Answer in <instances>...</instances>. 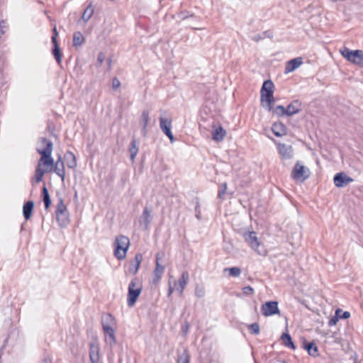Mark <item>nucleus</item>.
<instances>
[{
	"label": "nucleus",
	"instance_id": "nucleus-1",
	"mask_svg": "<svg viewBox=\"0 0 363 363\" xmlns=\"http://www.w3.org/2000/svg\"><path fill=\"white\" fill-rule=\"evenodd\" d=\"M41 143L45 145L44 149H36V151L41 155L38 160V165L35 169V179L37 183L42 181L44 174L48 172V169H43L42 166L52 167L54 160L52 157V143L47 138H42Z\"/></svg>",
	"mask_w": 363,
	"mask_h": 363
},
{
	"label": "nucleus",
	"instance_id": "nucleus-2",
	"mask_svg": "<svg viewBox=\"0 0 363 363\" xmlns=\"http://www.w3.org/2000/svg\"><path fill=\"white\" fill-rule=\"evenodd\" d=\"M274 83L272 80L269 79L264 82L260 90L262 106L269 111L272 109V104L275 101L274 98Z\"/></svg>",
	"mask_w": 363,
	"mask_h": 363
},
{
	"label": "nucleus",
	"instance_id": "nucleus-3",
	"mask_svg": "<svg viewBox=\"0 0 363 363\" xmlns=\"http://www.w3.org/2000/svg\"><path fill=\"white\" fill-rule=\"evenodd\" d=\"M143 289L141 281L138 278L133 279L128 284L127 304L129 307H132L136 303Z\"/></svg>",
	"mask_w": 363,
	"mask_h": 363
},
{
	"label": "nucleus",
	"instance_id": "nucleus-4",
	"mask_svg": "<svg viewBox=\"0 0 363 363\" xmlns=\"http://www.w3.org/2000/svg\"><path fill=\"white\" fill-rule=\"evenodd\" d=\"M56 219L61 228H65L69 223V212L64 201L60 198L56 206L55 210Z\"/></svg>",
	"mask_w": 363,
	"mask_h": 363
},
{
	"label": "nucleus",
	"instance_id": "nucleus-5",
	"mask_svg": "<svg viewBox=\"0 0 363 363\" xmlns=\"http://www.w3.org/2000/svg\"><path fill=\"white\" fill-rule=\"evenodd\" d=\"M101 324L104 334L108 336L110 344H115L116 340L115 330L113 328V325L115 324L114 317L110 313L106 314L102 317Z\"/></svg>",
	"mask_w": 363,
	"mask_h": 363
},
{
	"label": "nucleus",
	"instance_id": "nucleus-6",
	"mask_svg": "<svg viewBox=\"0 0 363 363\" xmlns=\"http://www.w3.org/2000/svg\"><path fill=\"white\" fill-rule=\"evenodd\" d=\"M340 52L349 62L363 67V50H350L347 47H344L343 49L340 50Z\"/></svg>",
	"mask_w": 363,
	"mask_h": 363
},
{
	"label": "nucleus",
	"instance_id": "nucleus-7",
	"mask_svg": "<svg viewBox=\"0 0 363 363\" xmlns=\"http://www.w3.org/2000/svg\"><path fill=\"white\" fill-rule=\"evenodd\" d=\"M261 313L265 316H272L274 315H280V311L278 307V302L276 301H267L262 304Z\"/></svg>",
	"mask_w": 363,
	"mask_h": 363
},
{
	"label": "nucleus",
	"instance_id": "nucleus-8",
	"mask_svg": "<svg viewBox=\"0 0 363 363\" xmlns=\"http://www.w3.org/2000/svg\"><path fill=\"white\" fill-rule=\"evenodd\" d=\"M309 170L305 166L297 162L291 172V177L295 179L306 180L309 177Z\"/></svg>",
	"mask_w": 363,
	"mask_h": 363
},
{
	"label": "nucleus",
	"instance_id": "nucleus-9",
	"mask_svg": "<svg viewBox=\"0 0 363 363\" xmlns=\"http://www.w3.org/2000/svg\"><path fill=\"white\" fill-rule=\"evenodd\" d=\"M160 121V128L162 131L168 137L169 140L172 143L174 141V135L171 131L172 128V119L171 117L165 118L164 116H160L159 118Z\"/></svg>",
	"mask_w": 363,
	"mask_h": 363
},
{
	"label": "nucleus",
	"instance_id": "nucleus-10",
	"mask_svg": "<svg viewBox=\"0 0 363 363\" xmlns=\"http://www.w3.org/2000/svg\"><path fill=\"white\" fill-rule=\"evenodd\" d=\"M163 254L157 253L156 255V262H155V268L153 271V278L152 283L154 284H157L160 281L164 272L165 267L160 263V260L161 259Z\"/></svg>",
	"mask_w": 363,
	"mask_h": 363
},
{
	"label": "nucleus",
	"instance_id": "nucleus-11",
	"mask_svg": "<svg viewBox=\"0 0 363 363\" xmlns=\"http://www.w3.org/2000/svg\"><path fill=\"white\" fill-rule=\"evenodd\" d=\"M354 179L347 176V174L344 172H338L335 174L333 178V182L335 186L338 188L344 187L348 185L349 184L353 182Z\"/></svg>",
	"mask_w": 363,
	"mask_h": 363
},
{
	"label": "nucleus",
	"instance_id": "nucleus-12",
	"mask_svg": "<svg viewBox=\"0 0 363 363\" xmlns=\"http://www.w3.org/2000/svg\"><path fill=\"white\" fill-rule=\"evenodd\" d=\"M244 238L247 244L252 249L257 251L259 254H261L258 248L259 247V242L257 237V233L255 231H249L244 234Z\"/></svg>",
	"mask_w": 363,
	"mask_h": 363
},
{
	"label": "nucleus",
	"instance_id": "nucleus-13",
	"mask_svg": "<svg viewBox=\"0 0 363 363\" xmlns=\"http://www.w3.org/2000/svg\"><path fill=\"white\" fill-rule=\"evenodd\" d=\"M279 154L284 160H290L294 155V149L291 145L279 143L277 145Z\"/></svg>",
	"mask_w": 363,
	"mask_h": 363
},
{
	"label": "nucleus",
	"instance_id": "nucleus-14",
	"mask_svg": "<svg viewBox=\"0 0 363 363\" xmlns=\"http://www.w3.org/2000/svg\"><path fill=\"white\" fill-rule=\"evenodd\" d=\"M52 168H54V172L55 174L61 178L62 182H64L65 177V167L64 162L60 155H59L55 163L54 162L53 167L52 168L50 167V171H51Z\"/></svg>",
	"mask_w": 363,
	"mask_h": 363
},
{
	"label": "nucleus",
	"instance_id": "nucleus-15",
	"mask_svg": "<svg viewBox=\"0 0 363 363\" xmlns=\"http://www.w3.org/2000/svg\"><path fill=\"white\" fill-rule=\"evenodd\" d=\"M143 259V255L140 253H137L135 255L134 259L130 262L128 266V271L130 273L133 275H135L138 273Z\"/></svg>",
	"mask_w": 363,
	"mask_h": 363
},
{
	"label": "nucleus",
	"instance_id": "nucleus-16",
	"mask_svg": "<svg viewBox=\"0 0 363 363\" xmlns=\"http://www.w3.org/2000/svg\"><path fill=\"white\" fill-rule=\"evenodd\" d=\"M302 347L307 351L310 356L313 357L319 356L318 348L313 342H308L306 339H303Z\"/></svg>",
	"mask_w": 363,
	"mask_h": 363
},
{
	"label": "nucleus",
	"instance_id": "nucleus-17",
	"mask_svg": "<svg viewBox=\"0 0 363 363\" xmlns=\"http://www.w3.org/2000/svg\"><path fill=\"white\" fill-rule=\"evenodd\" d=\"M189 275L188 272L184 271L182 272V276L179 278L178 281L175 283L176 290L180 295L183 294L186 286L188 283Z\"/></svg>",
	"mask_w": 363,
	"mask_h": 363
},
{
	"label": "nucleus",
	"instance_id": "nucleus-18",
	"mask_svg": "<svg viewBox=\"0 0 363 363\" xmlns=\"http://www.w3.org/2000/svg\"><path fill=\"white\" fill-rule=\"evenodd\" d=\"M89 359L91 363H99V347L96 342H91L89 344Z\"/></svg>",
	"mask_w": 363,
	"mask_h": 363
},
{
	"label": "nucleus",
	"instance_id": "nucleus-19",
	"mask_svg": "<svg viewBox=\"0 0 363 363\" xmlns=\"http://www.w3.org/2000/svg\"><path fill=\"white\" fill-rule=\"evenodd\" d=\"M303 64V58L301 57H296L290 60L286 63L284 73L288 74L294 72Z\"/></svg>",
	"mask_w": 363,
	"mask_h": 363
},
{
	"label": "nucleus",
	"instance_id": "nucleus-20",
	"mask_svg": "<svg viewBox=\"0 0 363 363\" xmlns=\"http://www.w3.org/2000/svg\"><path fill=\"white\" fill-rule=\"evenodd\" d=\"M149 121H150V112L147 110H144L142 112V114L140 116V124L142 125L141 133L144 137H145L147 135V127Z\"/></svg>",
	"mask_w": 363,
	"mask_h": 363
},
{
	"label": "nucleus",
	"instance_id": "nucleus-21",
	"mask_svg": "<svg viewBox=\"0 0 363 363\" xmlns=\"http://www.w3.org/2000/svg\"><path fill=\"white\" fill-rule=\"evenodd\" d=\"M287 128L286 125L279 122V123H274L272 126V131L273 133L277 136L281 137L286 134Z\"/></svg>",
	"mask_w": 363,
	"mask_h": 363
},
{
	"label": "nucleus",
	"instance_id": "nucleus-22",
	"mask_svg": "<svg viewBox=\"0 0 363 363\" xmlns=\"http://www.w3.org/2000/svg\"><path fill=\"white\" fill-rule=\"evenodd\" d=\"M301 104L298 100H295L292 101L290 104L287 106L286 108V116H293L296 113H298L301 110Z\"/></svg>",
	"mask_w": 363,
	"mask_h": 363
},
{
	"label": "nucleus",
	"instance_id": "nucleus-23",
	"mask_svg": "<svg viewBox=\"0 0 363 363\" xmlns=\"http://www.w3.org/2000/svg\"><path fill=\"white\" fill-rule=\"evenodd\" d=\"M139 222L140 224H143L145 229H148L149 225L151 222L150 211L147 207H145L143 211L141 216L140 217Z\"/></svg>",
	"mask_w": 363,
	"mask_h": 363
},
{
	"label": "nucleus",
	"instance_id": "nucleus-24",
	"mask_svg": "<svg viewBox=\"0 0 363 363\" xmlns=\"http://www.w3.org/2000/svg\"><path fill=\"white\" fill-rule=\"evenodd\" d=\"M34 208V202L32 201H27L23 206V214L26 220H29L32 216Z\"/></svg>",
	"mask_w": 363,
	"mask_h": 363
},
{
	"label": "nucleus",
	"instance_id": "nucleus-25",
	"mask_svg": "<svg viewBox=\"0 0 363 363\" xmlns=\"http://www.w3.org/2000/svg\"><path fill=\"white\" fill-rule=\"evenodd\" d=\"M65 158L67 160V165L69 168L74 169L77 167V159L72 152L67 151L65 155Z\"/></svg>",
	"mask_w": 363,
	"mask_h": 363
},
{
	"label": "nucleus",
	"instance_id": "nucleus-26",
	"mask_svg": "<svg viewBox=\"0 0 363 363\" xmlns=\"http://www.w3.org/2000/svg\"><path fill=\"white\" fill-rule=\"evenodd\" d=\"M115 244L128 250L130 246V240L127 236L120 235L116 238Z\"/></svg>",
	"mask_w": 363,
	"mask_h": 363
},
{
	"label": "nucleus",
	"instance_id": "nucleus-27",
	"mask_svg": "<svg viewBox=\"0 0 363 363\" xmlns=\"http://www.w3.org/2000/svg\"><path fill=\"white\" fill-rule=\"evenodd\" d=\"M114 256L119 260L123 259L125 257L128 249L116 245L114 243Z\"/></svg>",
	"mask_w": 363,
	"mask_h": 363
},
{
	"label": "nucleus",
	"instance_id": "nucleus-28",
	"mask_svg": "<svg viewBox=\"0 0 363 363\" xmlns=\"http://www.w3.org/2000/svg\"><path fill=\"white\" fill-rule=\"evenodd\" d=\"M225 135V130L223 129L222 127L216 128L212 132L213 139L216 141L223 140Z\"/></svg>",
	"mask_w": 363,
	"mask_h": 363
},
{
	"label": "nucleus",
	"instance_id": "nucleus-29",
	"mask_svg": "<svg viewBox=\"0 0 363 363\" xmlns=\"http://www.w3.org/2000/svg\"><path fill=\"white\" fill-rule=\"evenodd\" d=\"M129 152L130 153V160L132 162H134L135 157L138 152V147L136 145V140L135 139L132 140L130 143Z\"/></svg>",
	"mask_w": 363,
	"mask_h": 363
},
{
	"label": "nucleus",
	"instance_id": "nucleus-30",
	"mask_svg": "<svg viewBox=\"0 0 363 363\" xmlns=\"http://www.w3.org/2000/svg\"><path fill=\"white\" fill-rule=\"evenodd\" d=\"M43 201L45 203V208L46 210H48L50 205H51V199L49 195V192L46 186H43Z\"/></svg>",
	"mask_w": 363,
	"mask_h": 363
},
{
	"label": "nucleus",
	"instance_id": "nucleus-31",
	"mask_svg": "<svg viewBox=\"0 0 363 363\" xmlns=\"http://www.w3.org/2000/svg\"><path fill=\"white\" fill-rule=\"evenodd\" d=\"M190 355L187 349L178 356L177 363H189Z\"/></svg>",
	"mask_w": 363,
	"mask_h": 363
},
{
	"label": "nucleus",
	"instance_id": "nucleus-32",
	"mask_svg": "<svg viewBox=\"0 0 363 363\" xmlns=\"http://www.w3.org/2000/svg\"><path fill=\"white\" fill-rule=\"evenodd\" d=\"M84 41V37L81 32H75L73 36L72 45H82Z\"/></svg>",
	"mask_w": 363,
	"mask_h": 363
},
{
	"label": "nucleus",
	"instance_id": "nucleus-33",
	"mask_svg": "<svg viewBox=\"0 0 363 363\" xmlns=\"http://www.w3.org/2000/svg\"><path fill=\"white\" fill-rule=\"evenodd\" d=\"M52 54L55 57L57 62L60 65L62 62V50H60V47H52Z\"/></svg>",
	"mask_w": 363,
	"mask_h": 363
},
{
	"label": "nucleus",
	"instance_id": "nucleus-34",
	"mask_svg": "<svg viewBox=\"0 0 363 363\" xmlns=\"http://www.w3.org/2000/svg\"><path fill=\"white\" fill-rule=\"evenodd\" d=\"M249 332L252 335H258L259 333V325L257 323H254L248 325Z\"/></svg>",
	"mask_w": 363,
	"mask_h": 363
},
{
	"label": "nucleus",
	"instance_id": "nucleus-35",
	"mask_svg": "<svg viewBox=\"0 0 363 363\" xmlns=\"http://www.w3.org/2000/svg\"><path fill=\"white\" fill-rule=\"evenodd\" d=\"M342 312L341 309H337L335 311V315L332 317L328 321L329 326H333L337 324V322L339 320V313Z\"/></svg>",
	"mask_w": 363,
	"mask_h": 363
},
{
	"label": "nucleus",
	"instance_id": "nucleus-36",
	"mask_svg": "<svg viewBox=\"0 0 363 363\" xmlns=\"http://www.w3.org/2000/svg\"><path fill=\"white\" fill-rule=\"evenodd\" d=\"M274 113L277 115L278 116H283L284 115L286 116V108L284 106H283L282 105H279L277 106L274 109Z\"/></svg>",
	"mask_w": 363,
	"mask_h": 363
},
{
	"label": "nucleus",
	"instance_id": "nucleus-37",
	"mask_svg": "<svg viewBox=\"0 0 363 363\" xmlns=\"http://www.w3.org/2000/svg\"><path fill=\"white\" fill-rule=\"evenodd\" d=\"M229 275L234 277H238L240 275L241 269L240 267H234L228 268Z\"/></svg>",
	"mask_w": 363,
	"mask_h": 363
},
{
	"label": "nucleus",
	"instance_id": "nucleus-38",
	"mask_svg": "<svg viewBox=\"0 0 363 363\" xmlns=\"http://www.w3.org/2000/svg\"><path fill=\"white\" fill-rule=\"evenodd\" d=\"M93 14V9L90 7H87L82 14V19L84 21H88Z\"/></svg>",
	"mask_w": 363,
	"mask_h": 363
},
{
	"label": "nucleus",
	"instance_id": "nucleus-39",
	"mask_svg": "<svg viewBox=\"0 0 363 363\" xmlns=\"http://www.w3.org/2000/svg\"><path fill=\"white\" fill-rule=\"evenodd\" d=\"M281 339L282 340L284 345L285 346H286L293 341L291 335L287 333H283L281 336Z\"/></svg>",
	"mask_w": 363,
	"mask_h": 363
},
{
	"label": "nucleus",
	"instance_id": "nucleus-40",
	"mask_svg": "<svg viewBox=\"0 0 363 363\" xmlns=\"http://www.w3.org/2000/svg\"><path fill=\"white\" fill-rule=\"evenodd\" d=\"M271 38L272 37V33L270 30L264 31L261 35L258 34L257 35L254 39L255 41H258L259 39H263L265 38Z\"/></svg>",
	"mask_w": 363,
	"mask_h": 363
},
{
	"label": "nucleus",
	"instance_id": "nucleus-41",
	"mask_svg": "<svg viewBox=\"0 0 363 363\" xmlns=\"http://www.w3.org/2000/svg\"><path fill=\"white\" fill-rule=\"evenodd\" d=\"M195 295L199 298H202L205 295V289L201 286H197L195 289Z\"/></svg>",
	"mask_w": 363,
	"mask_h": 363
},
{
	"label": "nucleus",
	"instance_id": "nucleus-42",
	"mask_svg": "<svg viewBox=\"0 0 363 363\" xmlns=\"http://www.w3.org/2000/svg\"><path fill=\"white\" fill-rule=\"evenodd\" d=\"M178 16L182 20H185V19L188 18L189 17L194 16V15L193 13H191L189 11H182L180 13H179Z\"/></svg>",
	"mask_w": 363,
	"mask_h": 363
},
{
	"label": "nucleus",
	"instance_id": "nucleus-43",
	"mask_svg": "<svg viewBox=\"0 0 363 363\" xmlns=\"http://www.w3.org/2000/svg\"><path fill=\"white\" fill-rule=\"evenodd\" d=\"M227 189V184L226 183H223L221 184V189L219 190L218 194V198L223 199L224 195L225 194V191Z\"/></svg>",
	"mask_w": 363,
	"mask_h": 363
},
{
	"label": "nucleus",
	"instance_id": "nucleus-44",
	"mask_svg": "<svg viewBox=\"0 0 363 363\" xmlns=\"http://www.w3.org/2000/svg\"><path fill=\"white\" fill-rule=\"evenodd\" d=\"M106 60V55L103 52H100L97 57V67H100L103 62Z\"/></svg>",
	"mask_w": 363,
	"mask_h": 363
},
{
	"label": "nucleus",
	"instance_id": "nucleus-45",
	"mask_svg": "<svg viewBox=\"0 0 363 363\" xmlns=\"http://www.w3.org/2000/svg\"><path fill=\"white\" fill-rule=\"evenodd\" d=\"M189 327H190V325L188 321H185L184 323V324L182 325V331L184 335H186L188 333Z\"/></svg>",
	"mask_w": 363,
	"mask_h": 363
},
{
	"label": "nucleus",
	"instance_id": "nucleus-46",
	"mask_svg": "<svg viewBox=\"0 0 363 363\" xmlns=\"http://www.w3.org/2000/svg\"><path fill=\"white\" fill-rule=\"evenodd\" d=\"M57 29H56V28H54V29H53V35L52 36V45H59L58 43H57Z\"/></svg>",
	"mask_w": 363,
	"mask_h": 363
},
{
	"label": "nucleus",
	"instance_id": "nucleus-47",
	"mask_svg": "<svg viewBox=\"0 0 363 363\" xmlns=\"http://www.w3.org/2000/svg\"><path fill=\"white\" fill-rule=\"evenodd\" d=\"M121 86V82L117 77H114L112 80V87L114 90L119 88Z\"/></svg>",
	"mask_w": 363,
	"mask_h": 363
},
{
	"label": "nucleus",
	"instance_id": "nucleus-48",
	"mask_svg": "<svg viewBox=\"0 0 363 363\" xmlns=\"http://www.w3.org/2000/svg\"><path fill=\"white\" fill-rule=\"evenodd\" d=\"M242 292L246 295H251L254 293V289L250 286H247L242 288Z\"/></svg>",
	"mask_w": 363,
	"mask_h": 363
},
{
	"label": "nucleus",
	"instance_id": "nucleus-49",
	"mask_svg": "<svg viewBox=\"0 0 363 363\" xmlns=\"http://www.w3.org/2000/svg\"><path fill=\"white\" fill-rule=\"evenodd\" d=\"M350 316V313L349 311H342L339 313V319L340 318H342V319H347L349 318Z\"/></svg>",
	"mask_w": 363,
	"mask_h": 363
},
{
	"label": "nucleus",
	"instance_id": "nucleus-50",
	"mask_svg": "<svg viewBox=\"0 0 363 363\" xmlns=\"http://www.w3.org/2000/svg\"><path fill=\"white\" fill-rule=\"evenodd\" d=\"M5 25H4V21H1L0 23V38L1 37V35L4 33L5 32Z\"/></svg>",
	"mask_w": 363,
	"mask_h": 363
},
{
	"label": "nucleus",
	"instance_id": "nucleus-51",
	"mask_svg": "<svg viewBox=\"0 0 363 363\" xmlns=\"http://www.w3.org/2000/svg\"><path fill=\"white\" fill-rule=\"evenodd\" d=\"M198 211H201V209H200L199 200L198 198H196V206H195V213H197Z\"/></svg>",
	"mask_w": 363,
	"mask_h": 363
},
{
	"label": "nucleus",
	"instance_id": "nucleus-52",
	"mask_svg": "<svg viewBox=\"0 0 363 363\" xmlns=\"http://www.w3.org/2000/svg\"><path fill=\"white\" fill-rule=\"evenodd\" d=\"M173 292H174V288L169 284V289H168V294H167L168 297H170Z\"/></svg>",
	"mask_w": 363,
	"mask_h": 363
},
{
	"label": "nucleus",
	"instance_id": "nucleus-53",
	"mask_svg": "<svg viewBox=\"0 0 363 363\" xmlns=\"http://www.w3.org/2000/svg\"><path fill=\"white\" fill-rule=\"evenodd\" d=\"M286 347H289L293 350H296V345H294V342L292 341L291 342H290L289 345H287L286 346Z\"/></svg>",
	"mask_w": 363,
	"mask_h": 363
},
{
	"label": "nucleus",
	"instance_id": "nucleus-54",
	"mask_svg": "<svg viewBox=\"0 0 363 363\" xmlns=\"http://www.w3.org/2000/svg\"><path fill=\"white\" fill-rule=\"evenodd\" d=\"M106 62L108 65V70H110L111 69V62H112L111 58H110V57L107 58Z\"/></svg>",
	"mask_w": 363,
	"mask_h": 363
},
{
	"label": "nucleus",
	"instance_id": "nucleus-55",
	"mask_svg": "<svg viewBox=\"0 0 363 363\" xmlns=\"http://www.w3.org/2000/svg\"><path fill=\"white\" fill-rule=\"evenodd\" d=\"M41 363H52V361L50 357H46L42 360Z\"/></svg>",
	"mask_w": 363,
	"mask_h": 363
},
{
	"label": "nucleus",
	"instance_id": "nucleus-56",
	"mask_svg": "<svg viewBox=\"0 0 363 363\" xmlns=\"http://www.w3.org/2000/svg\"><path fill=\"white\" fill-rule=\"evenodd\" d=\"M196 217L198 220H201V211H198L197 213H196Z\"/></svg>",
	"mask_w": 363,
	"mask_h": 363
},
{
	"label": "nucleus",
	"instance_id": "nucleus-57",
	"mask_svg": "<svg viewBox=\"0 0 363 363\" xmlns=\"http://www.w3.org/2000/svg\"><path fill=\"white\" fill-rule=\"evenodd\" d=\"M42 138H40V140H39V143H40V145H41V147H38L37 149H44V148L45 147V145H43V144H42V143H41V139H42Z\"/></svg>",
	"mask_w": 363,
	"mask_h": 363
},
{
	"label": "nucleus",
	"instance_id": "nucleus-58",
	"mask_svg": "<svg viewBox=\"0 0 363 363\" xmlns=\"http://www.w3.org/2000/svg\"><path fill=\"white\" fill-rule=\"evenodd\" d=\"M226 271H227V268H224L223 272H225Z\"/></svg>",
	"mask_w": 363,
	"mask_h": 363
}]
</instances>
